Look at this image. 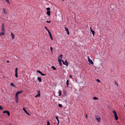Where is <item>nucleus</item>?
Wrapping results in <instances>:
<instances>
[{
    "label": "nucleus",
    "mask_w": 125,
    "mask_h": 125,
    "mask_svg": "<svg viewBox=\"0 0 125 125\" xmlns=\"http://www.w3.org/2000/svg\"><path fill=\"white\" fill-rule=\"evenodd\" d=\"M1 32H0V36L3 35L5 34L4 25V23H2L1 25Z\"/></svg>",
    "instance_id": "1"
},
{
    "label": "nucleus",
    "mask_w": 125,
    "mask_h": 125,
    "mask_svg": "<svg viewBox=\"0 0 125 125\" xmlns=\"http://www.w3.org/2000/svg\"><path fill=\"white\" fill-rule=\"evenodd\" d=\"M5 113H6L8 116H10V112L9 111H3V113L4 114Z\"/></svg>",
    "instance_id": "2"
},
{
    "label": "nucleus",
    "mask_w": 125,
    "mask_h": 125,
    "mask_svg": "<svg viewBox=\"0 0 125 125\" xmlns=\"http://www.w3.org/2000/svg\"><path fill=\"white\" fill-rule=\"evenodd\" d=\"M37 72L38 73L40 74L42 76H44V75H46V74H43L41 71L39 70H38L37 71Z\"/></svg>",
    "instance_id": "3"
},
{
    "label": "nucleus",
    "mask_w": 125,
    "mask_h": 125,
    "mask_svg": "<svg viewBox=\"0 0 125 125\" xmlns=\"http://www.w3.org/2000/svg\"><path fill=\"white\" fill-rule=\"evenodd\" d=\"M88 62L90 63L93 64L94 63L92 60L90 59L89 57H88Z\"/></svg>",
    "instance_id": "4"
},
{
    "label": "nucleus",
    "mask_w": 125,
    "mask_h": 125,
    "mask_svg": "<svg viewBox=\"0 0 125 125\" xmlns=\"http://www.w3.org/2000/svg\"><path fill=\"white\" fill-rule=\"evenodd\" d=\"M23 110L28 115H30V114H29L26 110L25 108L24 107L23 108Z\"/></svg>",
    "instance_id": "5"
},
{
    "label": "nucleus",
    "mask_w": 125,
    "mask_h": 125,
    "mask_svg": "<svg viewBox=\"0 0 125 125\" xmlns=\"http://www.w3.org/2000/svg\"><path fill=\"white\" fill-rule=\"evenodd\" d=\"M96 119L99 122H100L101 121V118L100 117H99V118L97 117H96Z\"/></svg>",
    "instance_id": "6"
},
{
    "label": "nucleus",
    "mask_w": 125,
    "mask_h": 125,
    "mask_svg": "<svg viewBox=\"0 0 125 125\" xmlns=\"http://www.w3.org/2000/svg\"><path fill=\"white\" fill-rule=\"evenodd\" d=\"M10 85L11 86H12L13 87H14L15 88L16 87L15 85L13 83H11Z\"/></svg>",
    "instance_id": "7"
},
{
    "label": "nucleus",
    "mask_w": 125,
    "mask_h": 125,
    "mask_svg": "<svg viewBox=\"0 0 125 125\" xmlns=\"http://www.w3.org/2000/svg\"><path fill=\"white\" fill-rule=\"evenodd\" d=\"M37 79L39 81V82H42V80L41 77H37Z\"/></svg>",
    "instance_id": "8"
},
{
    "label": "nucleus",
    "mask_w": 125,
    "mask_h": 125,
    "mask_svg": "<svg viewBox=\"0 0 125 125\" xmlns=\"http://www.w3.org/2000/svg\"><path fill=\"white\" fill-rule=\"evenodd\" d=\"M55 118H56V119L57 120V121L58 122V123H57V125H58V124H59V119H58V116H56L55 117Z\"/></svg>",
    "instance_id": "9"
},
{
    "label": "nucleus",
    "mask_w": 125,
    "mask_h": 125,
    "mask_svg": "<svg viewBox=\"0 0 125 125\" xmlns=\"http://www.w3.org/2000/svg\"><path fill=\"white\" fill-rule=\"evenodd\" d=\"M3 11L4 13V14H6L7 13V12L6 11V9L5 8H4L3 9Z\"/></svg>",
    "instance_id": "10"
},
{
    "label": "nucleus",
    "mask_w": 125,
    "mask_h": 125,
    "mask_svg": "<svg viewBox=\"0 0 125 125\" xmlns=\"http://www.w3.org/2000/svg\"><path fill=\"white\" fill-rule=\"evenodd\" d=\"M115 117V120H117L118 119V116L117 115V114L116 115H114Z\"/></svg>",
    "instance_id": "11"
},
{
    "label": "nucleus",
    "mask_w": 125,
    "mask_h": 125,
    "mask_svg": "<svg viewBox=\"0 0 125 125\" xmlns=\"http://www.w3.org/2000/svg\"><path fill=\"white\" fill-rule=\"evenodd\" d=\"M51 12L50 11H47V14L49 16H50V15Z\"/></svg>",
    "instance_id": "12"
},
{
    "label": "nucleus",
    "mask_w": 125,
    "mask_h": 125,
    "mask_svg": "<svg viewBox=\"0 0 125 125\" xmlns=\"http://www.w3.org/2000/svg\"><path fill=\"white\" fill-rule=\"evenodd\" d=\"M46 29V30L48 31V32L49 34L50 33V31L48 29H47V27L46 26H45L44 27Z\"/></svg>",
    "instance_id": "13"
},
{
    "label": "nucleus",
    "mask_w": 125,
    "mask_h": 125,
    "mask_svg": "<svg viewBox=\"0 0 125 125\" xmlns=\"http://www.w3.org/2000/svg\"><path fill=\"white\" fill-rule=\"evenodd\" d=\"M49 35L50 37V38L51 39V40H53L52 37V35L51 33H49Z\"/></svg>",
    "instance_id": "14"
},
{
    "label": "nucleus",
    "mask_w": 125,
    "mask_h": 125,
    "mask_svg": "<svg viewBox=\"0 0 125 125\" xmlns=\"http://www.w3.org/2000/svg\"><path fill=\"white\" fill-rule=\"evenodd\" d=\"M51 68L52 69L54 70H56V68L53 66H51Z\"/></svg>",
    "instance_id": "15"
},
{
    "label": "nucleus",
    "mask_w": 125,
    "mask_h": 125,
    "mask_svg": "<svg viewBox=\"0 0 125 125\" xmlns=\"http://www.w3.org/2000/svg\"><path fill=\"white\" fill-rule=\"evenodd\" d=\"M23 92V91L21 90V91H17V93H18V94H20L22 93Z\"/></svg>",
    "instance_id": "16"
},
{
    "label": "nucleus",
    "mask_w": 125,
    "mask_h": 125,
    "mask_svg": "<svg viewBox=\"0 0 125 125\" xmlns=\"http://www.w3.org/2000/svg\"><path fill=\"white\" fill-rule=\"evenodd\" d=\"M69 80H67L66 81V84L67 85V87H69Z\"/></svg>",
    "instance_id": "17"
},
{
    "label": "nucleus",
    "mask_w": 125,
    "mask_h": 125,
    "mask_svg": "<svg viewBox=\"0 0 125 125\" xmlns=\"http://www.w3.org/2000/svg\"><path fill=\"white\" fill-rule=\"evenodd\" d=\"M18 94L17 92L15 94V98H18Z\"/></svg>",
    "instance_id": "18"
},
{
    "label": "nucleus",
    "mask_w": 125,
    "mask_h": 125,
    "mask_svg": "<svg viewBox=\"0 0 125 125\" xmlns=\"http://www.w3.org/2000/svg\"><path fill=\"white\" fill-rule=\"evenodd\" d=\"M11 36H12V39H13L14 38V34L12 33H11Z\"/></svg>",
    "instance_id": "19"
},
{
    "label": "nucleus",
    "mask_w": 125,
    "mask_h": 125,
    "mask_svg": "<svg viewBox=\"0 0 125 125\" xmlns=\"http://www.w3.org/2000/svg\"><path fill=\"white\" fill-rule=\"evenodd\" d=\"M91 31L92 32V33L93 34V36H94L95 33L94 31L92 30H91Z\"/></svg>",
    "instance_id": "20"
},
{
    "label": "nucleus",
    "mask_w": 125,
    "mask_h": 125,
    "mask_svg": "<svg viewBox=\"0 0 125 125\" xmlns=\"http://www.w3.org/2000/svg\"><path fill=\"white\" fill-rule=\"evenodd\" d=\"M59 92H58V93L59 94V96H60L61 95L62 91L60 90H59Z\"/></svg>",
    "instance_id": "21"
},
{
    "label": "nucleus",
    "mask_w": 125,
    "mask_h": 125,
    "mask_svg": "<svg viewBox=\"0 0 125 125\" xmlns=\"http://www.w3.org/2000/svg\"><path fill=\"white\" fill-rule=\"evenodd\" d=\"M93 99L94 100H98V98L97 97H94L93 98Z\"/></svg>",
    "instance_id": "22"
},
{
    "label": "nucleus",
    "mask_w": 125,
    "mask_h": 125,
    "mask_svg": "<svg viewBox=\"0 0 125 125\" xmlns=\"http://www.w3.org/2000/svg\"><path fill=\"white\" fill-rule=\"evenodd\" d=\"M113 113L114 115L117 114L116 112L115 111H113Z\"/></svg>",
    "instance_id": "23"
},
{
    "label": "nucleus",
    "mask_w": 125,
    "mask_h": 125,
    "mask_svg": "<svg viewBox=\"0 0 125 125\" xmlns=\"http://www.w3.org/2000/svg\"><path fill=\"white\" fill-rule=\"evenodd\" d=\"M40 96V94H37L35 96V97H39Z\"/></svg>",
    "instance_id": "24"
},
{
    "label": "nucleus",
    "mask_w": 125,
    "mask_h": 125,
    "mask_svg": "<svg viewBox=\"0 0 125 125\" xmlns=\"http://www.w3.org/2000/svg\"><path fill=\"white\" fill-rule=\"evenodd\" d=\"M6 2L8 3V4H10V3L9 1V0H5Z\"/></svg>",
    "instance_id": "25"
},
{
    "label": "nucleus",
    "mask_w": 125,
    "mask_h": 125,
    "mask_svg": "<svg viewBox=\"0 0 125 125\" xmlns=\"http://www.w3.org/2000/svg\"><path fill=\"white\" fill-rule=\"evenodd\" d=\"M64 28L66 31H68V29L66 27H65Z\"/></svg>",
    "instance_id": "26"
},
{
    "label": "nucleus",
    "mask_w": 125,
    "mask_h": 125,
    "mask_svg": "<svg viewBox=\"0 0 125 125\" xmlns=\"http://www.w3.org/2000/svg\"><path fill=\"white\" fill-rule=\"evenodd\" d=\"M18 68H16L15 69V73H17Z\"/></svg>",
    "instance_id": "27"
},
{
    "label": "nucleus",
    "mask_w": 125,
    "mask_h": 125,
    "mask_svg": "<svg viewBox=\"0 0 125 125\" xmlns=\"http://www.w3.org/2000/svg\"><path fill=\"white\" fill-rule=\"evenodd\" d=\"M50 49H51V51L52 52V54H53V51H52L53 48H52V47H50Z\"/></svg>",
    "instance_id": "28"
},
{
    "label": "nucleus",
    "mask_w": 125,
    "mask_h": 125,
    "mask_svg": "<svg viewBox=\"0 0 125 125\" xmlns=\"http://www.w3.org/2000/svg\"><path fill=\"white\" fill-rule=\"evenodd\" d=\"M37 92L38 94H39L40 95V90H37Z\"/></svg>",
    "instance_id": "29"
},
{
    "label": "nucleus",
    "mask_w": 125,
    "mask_h": 125,
    "mask_svg": "<svg viewBox=\"0 0 125 125\" xmlns=\"http://www.w3.org/2000/svg\"><path fill=\"white\" fill-rule=\"evenodd\" d=\"M3 108L1 106V105H0V110H2L3 109Z\"/></svg>",
    "instance_id": "30"
},
{
    "label": "nucleus",
    "mask_w": 125,
    "mask_h": 125,
    "mask_svg": "<svg viewBox=\"0 0 125 125\" xmlns=\"http://www.w3.org/2000/svg\"><path fill=\"white\" fill-rule=\"evenodd\" d=\"M62 54H61L59 56V57H60L61 58V59H62Z\"/></svg>",
    "instance_id": "31"
},
{
    "label": "nucleus",
    "mask_w": 125,
    "mask_h": 125,
    "mask_svg": "<svg viewBox=\"0 0 125 125\" xmlns=\"http://www.w3.org/2000/svg\"><path fill=\"white\" fill-rule=\"evenodd\" d=\"M15 100L16 103H18V98H15Z\"/></svg>",
    "instance_id": "32"
},
{
    "label": "nucleus",
    "mask_w": 125,
    "mask_h": 125,
    "mask_svg": "<svg viewBox=\"0 0 125 125\" xmlns=\"http://www.w3.org/2000/svg\"><path fill=\"white\" fill-rule=\"evenodd\" d=\"M58 106H59V107H62V105L61 104H58Z\"/></svg>",
    "instance_id": "33"
},
{
    "label": "nucleus",
    "mask_w": 125,
    "mask_h": 125,
    "mask_svg": "<svg viewBox=\"0 0 125 125\" xmlns=\"http://www.w3.org/2000/svg\"><path fill=\"white\" fill-rule=\"evenodd\" d=\"M96 81H97L99 83H100L101 81L99 79H97L96 80Z\"/></svg>",
    "instance_id": "34"
},
{
    "label": "nucleus",
    "mask_w": 125,
    "mask_h": 125,
    "mask_svg": "<svg viewBox=\"0 0 125 125\" xmlns=\"http://www.w3.org/2000/svg\"><path fill=\"white\" fill-rule=\"evenodd\" d=\"M46 9L47 10V11H49V10H50V8L49 7H48V8H46Z\"/></svg>",
    "instance_id": "35"
},
{
    "label": "nucleus",
    "mask_w": 125,
    "mask_h": 125,
    "mask_svg": "<svg viewBox=\"0 0 125 125\" xmlns=\"http://www.w3.org/2000/svg\"><path fill=\"white\" fill-rule=\"evenodd\" d=\"M15 73V76L17 78L18 77V74H17V73Z\"/></svg>",
    "instance_id": "36"
},
{
    "label": "nucleus",
    "mask_w": 125,
    "mask_h": 125,
    "mask_svg": "<svg viewBox=\"0 0 125 125\" xmlns=\"http://www.w3.org/2000/svg\"><path fill=\"white\" fill-rule=\"evenodd\" d=\"M50 123L49 121H48L47 122V125H50Z\"/></svg>",
    "instance_id": "37"
},
{
    "label": "nucleus",
    "mask_w": 125,
    "mask_h": 125,
    "mask_svg": "<svg viewBox=\"0 0 125 125\" xmlns=\"http://www.w3.org/2000/svg\"><path fill=\"white\" fill-rule=\"evenodd\" d=\"M58 61L59 62H61L62 60H61V59H60L59 58H58Z\"/></svg>",
    "instance_id": "38"
},
{
    "label": "nucleus",
    "mask_w": 125,
    "mask_h": 125,
    "mask_svg": "<svg viewBox=\"0 0 125 125\" xmlns=\"http://www.w3.org/2000/svg\"><path fill=\"white\" fill-rule=\"evenodd\" d=\"M65 65L66 66H67L68 65V62H67L65 64Z\"/></svg>",
    "instance_id": "39"
},
{
    "label": "nucleus",
    "mask_w": 125,
    "mask_h": 125,
    "mask_svg": "<svg viewBox=\"0 0 125 125\" xmlns=\"http://www.w3.org/2000/svg\"><path fill=\"white\" fill-rule=\"evenodd\" d=\"M62 62H63V64H64V65H65V62H64V61L63 60H62Z\"/></svg>",
    "instance_id": "40"
},
{
    "label": "nucleus",
    "mask_w": 125,
    "mask_h": 125,
    "mask_svg": "<svg viewBox=\"0 0 125 125\" xmlns=\"http://www.w3.org/2000/svg\"><path fill=\"white\" fill-rule=\"evenodd\" d=\"M115 84L117 86H118V84L116 82V81H115Z\"/></svg>",
    "instance_id": "41"
},
{
    "label": "nucleus",
    "mask_w": 125,
    "mask_h": 125,
    "mask_svg": "<svg viewBox=\"0 0 125 125\" xmlns=\"http://www.w3.org/2000/svg\"><path fill=\"white\" fill-rule=\"evenodd\" d=\"M59 64L60 65V66H62V65L61 62H59Z\"/></svg>",
    "instance_id": "42"
},
{
    "label": "nucleus",
    "mask_w": 125,
    "mask_h": 125,
    "mask_svg": "<svg viewBox=\"0 0 125 125\" xmlns=\"http://www.w3.org/2000/svg\"><path fill=\"white\" fill-rule=\"evenodd\" d=\"M51 22V21H46V22L47 23H50Z\"/></svg>",
    "instance_id": "43"
},
{
    "label": "nucleus",
    "mask_w": 125,
    "mask_h": 125,
    "mask_svg": "<svg viewBox=\"0 0 125 125\" xmlns=\"http://www.w3.org/2000/svg\"><path fill=\"white\" fill-rule=\"evenodd\" d=\"M67 34L68 35H69V31H67Z\"/></svg>",
    "instance_id": "44"
},
{
    "label": "nucleus",
    "mask_w": 125,
    "mask_h": 125,
    "mask_svg": "<svg viewBox=\"0 0 125 125\" xmlns=\"http://www.w3.org/2000/svg\"><path fill=\"white\" fill-rule=\"evenodd\" d=\"M69 77L71 78H72V76L71 75H70L69 76Z\"/></svg>",
    "instance_id": "45"
},
{
    "label": "nucleus",
    "mask_w": 125,
    "mask_h": 125,
    "mask_svg": "<svg viewBox=\"0 0 125 125\" xmlns=\"http://www.w3.org/2000/svg\"><path fill=\"white\" fill-rule=\"evenodd\" d=\"M6 62L7 63H9V62H10V61H8V60H7V61H6Z\"/></svg>",
    "instance_id": "46"
},
{
    "label": "nucleus",
    "mask_w": 125,
    "mask_h": 125,
    "mask_svg": "<svg viewBox=\"0 0 125 125\" xmlns=\"http://www.w3.org/2000/svg\"><path fill=\"white\" fill-rule=\"evenodd\" d=\"M85 117L86 118H87V114H86Z\"/></svg>",
    "instance_id": "47"
},
{
    "label": "nucleus",
    "mask_w": 125,
    "mask_h": 125,
    "mask_svg": "<svg viewBox=\"0 0 125 125\" xmlns=\"http://www.w3.org/2000/svg\"><path fill=\"white\" fill-rule=\"evenodd\" d=\"M65 62L66 63V62H67V61L66 60H65Z\"/></svg>",
    "instance_id": "48"
},
{
    "label": "nucleus",
    "mask_w": 125,
    "mask_h": 125,
    "mask_svg": "<svg viewBox=\"0 0 125 125\" xmlns=\"http://www.w3.org/2000/svg\"><path fill=\"white\" fill-rule=\"evenodd\" d=\"M90 29H91V31L92 30V28L91 27H90Z\"/></svg>",
    "instance_id": "49"
},
{
    "label": "nucleus",
    "mask_w": 125,
    "mask_h": 125,
    "mask_svg": "<svg viewBox=\"0 0 125 125\" xmlns=\"http://www.w3.org/2000/svg\"><path fill=\"white\" fill-rule=\"evenodd\" d=\"M64 94L65 93V92H64Z\"/></svg>",
    "instance_id": "50"
},
{
    "label": "nucleus",
    "mask_w": 125,
    "mask_h": 125,
    "mask_svg": "<svg viewBox=\"0 0 125 125\" xmlns=\"http://www.w3.org/2000/svg\"><path fill=\"white\" fill-rule=\"evenodd\" d=\"M64 94L65 93V92H64Z\"/></svg>",
    "instance_id": "51"
},
{
    "label": "nucleus",
    "mask_w": 125,
    "mask_h": 125,
    "mask_svg": "<svg viewBox=\"0 0 125 125\" xmlns=\"http://www.w3.org/2000/svg\"><path fill=\"white\" fill-rule=\"evenodd\" d=\"M124 106L125 107V105H124Z\"/></svg>",
    "instance_id": "52"
}]
</instances>
